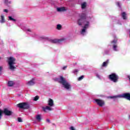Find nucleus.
Instances as JSON below:
<instances>
[{
    "instance_id": "1",
    "label": "nucleus",
    "mask_w": 130,
    "mask_h": 130,
    "mask_svg": "<svg viewBox=\"0 0 130 130\" xmlns=\"http://www.w3.org/2000/svg\"><path fill=\"white\" fill-rule=\"evenodd\" d=\"M55 81H58V83L61 84L67 90H70L71 89V84L68 82L63 77L60 76V78H56Z\"/></svg>"
},
{
    "instance_id": "2",
    "label": "nucleus",
    "mask_w": 130,
    "mask_h": 130,
    "mask_svg": "<svg viewBox=\"0 0 130 130\" xmlns=\"http://www.w3.org/2000/svg\"><path fill=\"white\" fill-rule=\"evenodd\" d=\"M80 19H78L77 22L79 26H82V24H83V23L85 24V21H89V22H90V20L92 19L90 16L87 18V14L86 13H82L80 15Z\"/></svg>"
},
{
    "instance_id": "3",
    "label": "nucleus",
    "mask_w": 130,
    "mask_h": 130,
    "mask_svg": "<svg viewBox=\"0 0 130 130\" xmlns=\"http://www.w3.org/2000/svg\"><path fill=\"white\" fill-rule=\"evenodd\" d=\"M14 64H16V58L13 56L9 57L8 58V65L9 67V70H11V71L16 70V67H15Z\"/></svg>"
},
{
    "instance_id": "4",
    "label": "nucleus",
    "mask_w": 130,
    "mask_h": 130,
    "mask_svg": "<svg viewBox=\"0 0 130 130\" xmlns=\"http://www.w3.org/2000/svg\"><path fill=\"white\" fill-rule=\"evenodd\" d=\"M117 97L124 98V99H126L127 100H129V101H130V93H124L119 96H110V98H111V99H113V98H117Z\"/></svg>"
},
{
    "instance_id": "5",
    "label": "nucleus",
    "mask_w": 130,
    "mask_h": 130,
    "mask_svg": "<svg viewBox=\"0 0 130 130\" xmlns=\"http://www.w3.org/2000/svg\"><path fill=\"white\" fill-rule=\"evenodd\" d=\"M109 79L110 80V81H112V82H113L114 83H117V82H118V79H119V77H118V75H116V74L112 73V74L109 75Z\"/></svg>"
},
{
    "instance_id": "6",
    "label": "nucleus",
    "mask_w": 130,
    "mask_h": 130,
    "mask_svg": "<svg viewBox=\"0 0 130 130\" xmlns=\"http://www.w3.org/2000/svg\"><path fill=\"white\" fill-rule=\"evenodd\" d=\"M17 107L21 109H29L30 108V105H29L28 103H20L17 104Z\"/></svg>"
},
{
    "instance_id": "7",
    "label": "nucleus",
    "mask_w": 130,
    "mask_h": 130,
    "mask_svg": "<svg viewBox=\"0 0 130 130\" xmlns=\"http://www.w3.org/2000/svg\"><path fill=\"white\" fill-rule=\"evenodd\" d=\"M90 25V21H84V26L83 27V29H82L81 31V34L83 35L85 32H86V29L87 28L89 27Z\"/></svg>"
},
{
    "instance_id": "8",
    "label": "nucleus",
    "mask_w": 130,
    "mask_h": 130,
    "mask_svg": "<svg viewBox=\"0 0 130 130\" xmlns=\"http://www.w3.org/2000/svg\"><path fill=\"white\" fill-rule=\"evenodd\" d=\"M94 101L100 107H102V106H104V105H105V102L102 100L95 99Z\"/></svg>"
},
{
    "instance_id": "9",
    "label": "nucleus",
    "mask_w": 130,
    "mask_h": 130,
    "mask_svg": "<svg viewBox=\"0 0 130 130\" xmlns=\"http://www.w3.org/2000/svg\"><path fill=\"white\" fill-rule=\"evenodd\" d=\"M3 113H4V114L7 116H10V115H12L14 112L12 111L9 110L7 108H5L3 111Z\"/></svg>"
},
{
    "instance_id": "10",
    "label": "nucleus",
    "mask_w": 130,
    "mask_h": 130,
    "mask_svg": "<svg viewBox=\"0 0 130 130\" xmlns=\"http://www.w3.org/2000/svg\"><path fill=\"white\" fill-rule=\"evenodd\" d=\"M66 40V39H50L49 41L51 43H53V44H56V43H59L60 42H61L62 41H63Z\"/></svg>"
},
{
    "instance_id": "11",
    "label": "nucleus",
    "mask_w": 130,
    "mask_h": 130,
    "mask_svg": "<svg viewBox=\"0 0 130 130\" xmlns=\"http://www.w3.org/2000/svg\"><path fill=\"white\" fill-rule=\"evenodd\" d=\"M43 110L44 111V112H47V110H49V111H50L52 110V109L49 106H46V107H43Z\"/></svg>"
},
{
    "instance_id": "12",
    "label": "nucleus",
    "mask_w": 130,
    "mask_h": 130,
    "mask_svg": "<svg viewBox=\"0 0 130 130\" xmlns=\"http://www.w3.org/2000/svg\"><path fill=\"white\" fill-rule=\"evenodd\" d=\"M34 80H35L34 78H32V80L28 81L27 82V85H28V86H33V85L35 84V82H34Z\"/></svg>"
},
{
    "instance_id": "13",
    "label": "nucleus",
    "mask_w": 130,
    "mask_h": 130,
    "mask_svg": "<svg viewBox=\"0 0 130 130\" xmlns=\"http://www.w3.org/2000/svg\"><path fill=\"white\" fill-rule=\"evenodd\" d=\"M48 105L49 106H50L51 107H52L54 105L53 103V100L51 99H49L48 101Z\"/></svg>"
},
{
    "instance_id": "14",
    "label": "nucleus",
    "mask_w": 130,
    "mask_h": 130,
    "mask_svg": "<svg viewBox=\"0 0 130 130\" xmlns=\"http://www.w3.org/2000/svg\"><path fill=\"white\" fill-rule=\"evenodd\" d=\"M57 12H64V11H66V8L64 7L57 8Z\"/></svg>"
},
{
    "instance_id": "15",
    "label": "nucleus",
    "mask_w": 130,
    "mask_h": 130,
    "mask_svg": "<svg viewBox=\"0 0 130 130\" xmlns=\"http://www.w3.org/2000/svg\"><path fill=\"white\" fill-rule=\"evenodd\" d=\"M8 87H13L14 86V81H9L8 83Z\"/></svg>"
},
{
    "instance_id": "16",
    "label": "nucleus",
    "mask_w": 130,
    "mask_h": 130,
    "mask_svg": "<svg viewBox=\"0 0 130 130\" xmlns=\"http://www.w3.org/2000/svg\"><path fill=\"white\" fill-rule=\"evenodd\" d=\"M36 119L38 120V121L40 122V121H41V115L40 114L37 115Z\"/></svg>"
},
{
    "instance_id": "17",
    "label": "nucleus",
    "mask_w": 130,
    "mask_h": 130,
    "mask_svg": "<svg viewBox=\"0 0 130 130\" xmlns=\"http://www.w3.org/2000/svg\"><path fill=\"white\" fill-rule=\"evenodd\" d=\"M121 16L123 20H126V13L125 12L122 13Z\"/></svg>"
},
{
    "instance_id": "18",
    "label": "nucleus",
    "mask_w": 130,
    "mask_h": 130,
    "mask_svg": "<svg viewBox=\"0 0 130 130\" xmlns=\"http://www.w3.org/2000/svg\"><path fill=\"white\" fill-rule=\"evenodd\" d=\"M6 22V20H5V16L4 15L1 16V20H0V23H5Z\"/></svg>"
},
{
    "instance_id": "19",
    "label": "nucleus",
    "mask_w": 130,
    "mask_h": 130,
    "mask_svg": "<svg viewBox=\"0 0 130 130\" xmlns=\"http://www.w3.org/2000/svg\"><path fill=\"white\" fill-rule=\"evenodd\" d=\"M109 62V60H107L106 61L104 62L102 67H107V64H108V63Z\"/></svg>"
},
{
    "instance_id": "20",
    "label": "nucleus",
    "mask_w": 130,
    "mask_h": 130,
    "mask_svg": "<svg viewBox=\"0 0 130 130\" xmlns=\"http://www.w3.org/2000/svg\"><path fill=\"white\" fill-rule=\"evenodd\" d=\"M86 2H84L82 5H81V8L82 9H85L86 8Z\"/></svg>"
},
{
    "instance_id": "21",
    "label": "nucleus",
    "mask_w": 130,
    "mask_h": 130,
    "mask_svg": "<svg viewBox=\"0 0 130 130\" xmlns=\"http://www.w3.org/2000/svg\"><path fill=\"white\" fill-rule=\"evenodd\" d=\"M8 18L10 21H13V22H16V19L13 18L12 16H9Z\"/></svg>"
},
{
    "instance_id": "22",
    "label": "nucleus",
    "mask_w": 130,
    "mask_h": 130,
    "mask_svg": "<svg viewBox=\"0 0 130 130\" xmlns=\"http://www.w3.org/2000/svg\"><path fill=\"white\" fill-rule=\"evenodd\" d=\"M113 48L115 51H117V45H114L113 46Z\"/></svg>"
},
{
    "instance_id": "23",
    "label": "nucleus",
    "mask_w": 130,
    "mask_h": 130,
    "mask_svg": "<svg viewBox=\"0 0 130 130\" xmlns=\"http://www.w3.org/2000/svg\"><path fill=\"white\" fill-rule=\"evenodd\" d=\"M117 42V39H115L113 41L111 42V43L114 44H116Z\"/></svg>"
},
{
    "instance_id": "24",
    "label": "nucleus",
    "mask_w": 130,
    "mask_h": 130,
    "mask_svg": "<svg viewBox=\"0 0 130 130\" xmlns=\"http://www.w3.org/2000/svg\"><path fill=\"white\" fill-rule=\"evenodd\" d=\"M84 75H82V76L79 77L78 79V81H82V80H83V79H84Z\"/></svg>"
},
{
    "instance_id": "25",
    "label": "nucleus",
    "mask_w": 130,
    "mask_h": 130,
    "mask_svg": "<svg viewBox=\"0 0 130 130\" xmlns=\"http://www.w3.org/2000/svg\"><path fill=\"white\" fill-rule=\"evenodd\" d=\"M39 99V96L38 95H37L34 98V101H37V100H38Z\"/></svg>"
},
{
    "instance_id": "26",
    "label": "nucleus",
    "mask_w": 130,
    "mask_h": 130,
    "mask_svg": "<svg viewBox=\"0 0 130 130\" xmlns=\"http://www.w3.org/2000/svg\"><path fill=\"white\" fill-rule=\"evenodd\" d=\"M116 5H117V7H118L119 8H121V5H120V2H117L116 3Z\"/></svg>"
},
{
    "instance_id": "27",
    "label": "nucleus",
    "mask_w": 130,
    "mask_h": 130,
    "mask_svg": "<svg viewBox=\"0 0 130 130\" xmlns=\"http://www.w3.org/2000/svg\"><path fill=\"white\" fill-rule=\"evenodd\" d=\"M57 29L58 30H60V29H61V25L60 24L57 25Z\"/></svg>"
},
{
    "instance_id": "28",
    "label": "nucleus",
    "mask_w": 130,
    "mask_h": 130,
    "mask_svg": "<svg viewBox=\"0 0 130 130\" xmlns=\"http://www.w3.org/2000/svg\"><path fill=\"white\" fill-rule=\"evenodd\" d=\"M2 116H3V110H0V119L2 118Z\"/></svg>"
},
{
    "instance_id": "29",
    "label": "nucleus",
    "mask_w": 130,
    "mask_h": 130,
    "mask_svg": "<svg viewBox=\"0 0 130 130\" xmlns=\"http://www.w3.org/2000/svg\"><path fill=\"white\" fill-rule=\"evenodd\" d=\"M4 3L6 5H8V4H11V3L9 2V1L8 0H5Z\"/></svg>"
},
{
    "instance_id": "30",
    "label": "nucleus",
    "mask_w": 130,
    "mask_h": 130,
    "mask_svg": "<svg viewBox=\"0 0 130 130\" xmlns=\"http://www.w3.org/2000/svg\"><path fill=\"white\" fill-rule=\"evenodd\" d=\"M18 122H22V121H23L22 120V118H21L20 117H18Z\"/></svg>"
},
{
    "instance_id": "31",
    "label": "nucleus",
    "mask_w": 130,
    "mask_h": 130,
    "mask_svg": "<svg viewBox=\"0 0 130 130\" xmlns=\"http://www.w3.org/2000/svg\"><path fill=\"white\" fill-rule=\"evenodd\" d=\"M70 130H76V128L74 127V126H72L71 127H70Z\"/></svg>"
},
{
    "instance_id": "32",
    "label": "nucleus",
    "mask_w": 130,
    "mask_h": 130,
    "mask_svg": "<svg viewBox=\"0 0 130 130\" xmlns=\"http://www.w3.org/2000/svg\"><path fill=\"white\" fill-rule=\"evenodd\" d=\"M4 12H5V13H8L9 11H8L7 9H4Z\"/></svg>"
},
{
    "instance_id": "33",
    "label": "nucleus",
    "mask_w": 130,
    "mask_h": 130,
    "mask_svg": "<svg viewBox=\"0 0 130 130\" xmlns=\"http://www.w3.org/2000/svg\"><path fill=\"white\" fill-rule=\"evenodd\" d=\"M67 68H68L67 66H64V67L62 68V70H66V69H67Z\"/></svg>"
},
{
    "instance_id": "34",
    "label": "nucleus",
    "mask_w": 130,
    "mask_h": 130,
    "mask_svg": "<svg viewBox=\"0 0 130 130\" xmlns=\"http://www.w3.org/2000/svg\"><path fill=\"white\" fill-rule=\"evenodd\" d=\"M46 121L48 123H50V120H49V119H47Z\"/></svg>"
},
{
    "instance_id": "35",
    "label": "nucleus",
    "mask_w": 130,
    "mask_h": 130,
    "mask_svg": "<svg viewBox=\"0 0 130 130\" xmlns=\"http://www.w3.org/2000/svg\"><path fill=\"white\" fill-rule=\"evenodd\" d=\"M2 71H3V67L1 66V67H0V73H1V72Z\"/></svg>"
},
{
    "instance_id": "36",
    "label": "nucleus",
    "mask_w": 130,
    "mask_h": 130,
    "mask_svg": "<svg viewBox=\"0 0 130 130\" xmlns=\"http://www.w3.org/2000/svg\"><path fill=\"white\" fill-rule=\"evenodd\" d=\"M2 71H3V67L1 66V67H0V73H1V72Z\"/></svg>"
},
{
    "instance_id": "37",
    "label": "nucleus",
    "mask_w": 130,
    "mask_h": 130,
    "mask_svg": "<svg viewBox=\"0 0 130 130\" xmlns=\"http://www.w3.org/2000/svg\"><path fill=\"white\" fill-rule=\"evenodd\" d=\"M27 31H28V32H31V29H27Z\"/></svg>"
},
{
    "instance_id": "38",
    "label": "nucleus",
    "mask_w": 130,
    "mask_h": 130,
    "mask_svg": "<svg viewBox=\"0 0 130 130\" xmlns=\"http://www.w3.org/2000/svg\"><path fill=\"white\" fill-rule=\"evenodd\" d=\"M128 78L129 79V81H130V76H128Z\"/></svg>"
},
{
    "instance_id": "39",
    "label": "nucleus",
    "mask_w": 130,
    "mask_h": 130,
    "mask_svg": "<svg viewBox=\"0 0 130 130\" xmlns=\"http://www.w3.org/2000/svg\"><path fill=\"white\" fill-rule=\"evenodd\" d=\"M0 59H2V57H1V56H0Z\"/></svg>"
}]
</instances>
